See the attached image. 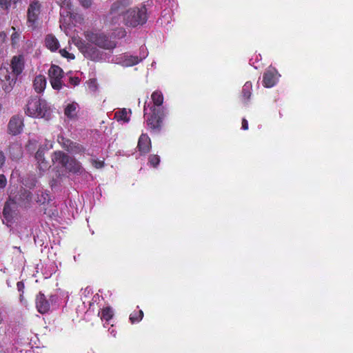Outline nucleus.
Segmentation results:
<instances>
[{
    "label": "nucleus",
    "mask_w": 353,
    "mask_h": 353,
    "mask_svg": "<svg viewBox=\"0 0 353 353\" xmlns=\"http://www.w3.org/2000/svg\"><path fill=\"white\" fill-rule=\"evenodd\" d=\"M94 166L97 168H102L103 166V161H94Z\"/></svg>",
    "instance_id": "41"
},
{
    "label": "nucleus",
    "mask_w": 353,
    "mask_h": 353,
    "mask_svg": "<svg viewBox=\"0 0 353 353\" xmlns=\"http://www.w3.org/2000/svg\"><path fill=\"white\" fill-rule=\"evenodd\" d=\"M32 194L29 190H22L20 191L19 198L17 199L20 203L26 205L32 201Z\"/></svg>",
    "instance_id": "24"
},
{
    "label": "nucleus",
    "mask_w": 353,
    "mask_h": 353,
    "mask_svg": "<svg viewBox=\"0 0 353 353\" xmlns=\"http://www.w3.org/2000/svg\"><path fill=\"white\" fill-rule=\"evenodd\" d=\"M3 321L2 314L0 312V325L2 323Z\"/></svg>",
    "instance_id": "46"
},
{
    "label": "nucleus",
    "mask_w": 353,
    "mask_h": 353,
    "mask_svg": "<svg viewBox=\"0 0 353 353\" xmlns=\"http://www.w3.org/2000/svg\"><path fill=\"white\" fill-rule=\"evenodd\" d=\"M80 82V79L78 77H70V83L73 85H77Z\"/></svg>",
    "instance_id": "39"
},
{
    "label": "nucleus",
    "mask_w": 353,
    "mask_h": 353,
    "mask_svg": "<svg viewBox=\"0 0 353 353\" xmlns=\"http://www.w3.org/2000/svg\"><path fill=\"white\" fill-rule=\"evenodd\" d=\"M252 92V84L250 81H247L243 85L240 96L241 102L245 105H248L250 102V97Z\"/></svg>",
    "instance_id": "13"
},
{
    "label": "nucleus",
    "mask_w": 353,
    "mask_h": 353,
    "mask_svg": "<svg viewBox=\"0 0 353 353\" xmlns=\"http://www.w3.org/2000/svg\"><path fill=\"white\" fill-rule=\"evenodd\" d=\"M138 148L141 153H147L150 151L151 148V141L146 134H142L139 137Z\"/></svg>",
    "instance_id": "15"
},
{
    "label": "nucleus",
    "mask_w": 353,
    "mask_h": 353,
    "mask_svg": "<svg viewBox=\"0 0 353 353\" xmlns=\"http://www.w3.org/2000/svg\"><path fill=\"white\" fill-rule=\"evenodd\" d=\"M68 151L71 153L79 154L83 152L84 149L82 145L77 143L72 142V144L70 145V147Z\"/></svg>",
    "instance_id": "28"
},
{
    "label": "nucleus",
    "mask_w": 353,
    "mask_h": 353,
    "mask_svg": "<svg viewBox=\"0 0 353 353\" xmlns=\"http://www.w3.org/2000/svg\"><path fill=\"white\" fill-rule=\"evenodd\" d=\"M9 154L12 159H19L22 157V148L17 143H12L9 146Z\"/></svg>",
    "instance_id": "19"
},
{
    "label": "nucleus",
    "mask_w": 353,
    "mask_h": 353,
    "mask_svg": "<svg viewBox=\"0 0 353 353\" xmlns=\"http://www.w3.org/2000/svg\"><path fill=\"white\" fill-rule=\"evenodd\" d=\"M41 4L37 0L30 1L27 10V24L32 30L38 28Z\"/></svg>",
    "instance_id": "4"
},
{
    "label": "nucleus",
    "mask_w": 353,
    "mask_h": 353,
    "mask_svg": "<svg viewBox=\"0 0 353 353\" xmlns=\"http://www.w3.org/2000/svg\"><path fill=\"white\" fill-rule=\"evenodd\" d=\"M19 37H20V34L18 32H14V33H12L11 35L12 43L13 45L16 44L17 43V41H19Z\"/></svg>",
    "instance_id": "35"
},
{
    "label": "nucleus",
    "mask_w": 353,
    "mask_h": 353,
    "mask_svg": "<svg viewBox=\"0 0 353 353\" xmlns=\"http://www.w3.org/2000/svg\"><path fill=\"white\" fill-rule=\"evenodd\" d=\"M163 101V97L161 92H158L156 91V106H160L162 105Z\"/></svg>",
    "instance_id": "32"
},
{
    "label": "nucleus",
    "mask_w": 353,
    "mask_h": 353,
    "mask_svg": "<svg viewBox=\"0 0 353 353\" xmlns=\"http://www.w3.org/2000/svg\"><path fill=\"white\" fill-rule=\"evenodd\" d=\"M59 3L61 8H65L68 10L71 9L70 0H59Z\"/></svg>",
    "instance_id": "31"
},
{
    "label": "nucleus",
    "mask_w": 353,
    "mask_h": 353,
    "mask_svg": "<svg viewBox=\"0 0 353 353\" xmlns=\"http://www.w3.org/2000/svg\"><path fill=\"white\" fill-rule=\"evenodd\" d=\"M12 3V2L10 0H0V6L1 8L8 10Z\"/></svg>",
    "instance_id": "33"
},
{
    "label": "nucleus",
    "mask_w": 353,
    "mask_h": 353,
    "mask_svg": "<svg viewBox=\"0 0 353 353\" xmlns=\"http://www.w3.org/2000/svg\"><path fill=\"white\" fill-rule=\"evenodd\" d=\"M140 50V57H138L137 56H126L125 64L127 66L135 65L147 57L148 52L146 51V48L141 47Z\"/></svg>",
    "instance_id": "14"
},
{
    "label": "nucleus",
    "mask_w": 353,
    "mask_h": 353,
    "mask_svg": "<svg viewBox=\"0 0 353 353\" xmlns=\"http://www.w3.org/2000/svg\"><path fill=\"white\" fill-rule=\"evenodd\" d=\"M46 46L51 51H55L59 48V43L57 38L52 35L48 34L45 39Z\"/></svg>",
    "instance_id": "21"
},
{
    "label": "nucleus",
    "mask_w": 353,
    "mask_h": 353,
    "mask_svg": "<svg viewBox=\"0 0 353 353\" xmlns=\"http://www.w3.org/2000/svg\"><path fill=\"white\" fill-rule=\"evenodd\" d=\"M6 161V157L2 151H0V170L3 166Z\"/></svg>",
    "instance_id": "38"
},
{
    "label": "nucleus",
    "mask_w": 353,
    "mask_h": 353,
    "mask_svg": "<svg viewBox=\"0 0 353 353\" xmlns=\"http://www.w3.org/2000/svg\"><path fill=\"white\" fill-rule=\"evenodd\" d=\"M167 111L164 109V108L158 110L156 109V130L160 126V122H161L162 119L165 117Z\"/></svg>",
    "instance_id": "25"
},
{
    "label": "nucleus",
    "mask_w": 353,
    "mask_h": 353,
    "mask_svg": "<svg viewBox=\"0 0 353 353\" xmlns=\"http://www.w3.org/2000/svg\"><path fill=\"white\" fill-rule=\"evenodd\" d=\"M23 120L19 116L12 117L8 123V130L12 135H17L22 131Z\"/></svg>",
    "instance_id": "11"
},
{
    "label": "nucleus",
    "mask_w": 353,
    "mask_h": 353,
    "mask_svg": "<svg viewBox=\"0 0 353 353\" xmlns=\"http://www.w3.org/2000/svg\"><path fill=\"white\" fill-rule=\"evenodd\" d=\"M149 163L152 167H154V161L151 157H150Z\"/></svg>",
    "instance_id": "44"
},
{
    "label": "nucleus",
    "mask_w": 353,
    "mask_h": 353,
    "mask_svg": "<svg viewBox=\"0 0 353 353\" xmlns=\"http://www.w3.org/2000/svg\"><path fill=\"white\" fill-rule=\"evenodd\" d=\"M33 86L34 90L38 92H42L46 86V79L43 75H37L33 81Z\"/></svg>",
    "instance_id": "18"
},
{
    "label": "nucleus",
    "mask_w": 353,
    "mask_h": 353,
    "mask_svg": "<svg viewBox=\"0 0 353 353\" xmlns=\"http://www.w3.org/2000/svg\"><path fill=\"white\" fill-rule=\"evenodd\" d=\"M163 17H165L166 22L169 23L170 20V11L168 10V12L163 16Z\"/></svg>",
    "instance_id": "42"
},
{
    "label": "nucleus",
    "mask_w": 353,
    "mask_h": 353,
    "mask_svg": "<svg viewBox=\"0 0 353 353\" xmlns=\"http://www.w3.org/2000/svg\"><path fill=\"white\" fill-rule=\"evenodd\" d=\"M123 23L129 27H136L145 22L144 11L137 8H130L125 12Z\"/></svg>",
    "instance_id": "3"
},
{
    "label": "nucleus",
    "mask_w": 353,
    "mask_h": 353,
    "mask_svg": "<svg viewBox=\"0 0 353 353\" xmlns=\"http://www.w3.org/2000/svg\"><path fill=\"white\" fill-rule=\"evenodd\" d=\"M143 316V312L142 310L134 311L130 315V320L132 323L139 322Z\"/></svg>",
    "instance_id": "26"
},
{
    "label": "nucleus",
    "mask_w": 353,
    "mask_h": 353,
    "mask_svg": "<svg viewBox=\"0 0 353 353\" xmlns=\"http://www.w3.org/2000/svg\"><path fill=\"white\" fill-rule=\"evenodd\" d=\"M63 70L58 65H52L48 70L50 81L54 90H59L62 88L61 79Z\"/></svg>",
    "instance_id": "8"
},
{
    "label": "nucleus",
    "mask_w": 353,
    "mask_h": 353,
    "mask_svg": "<svg viewBox=\"0 0 353 353\" xmlns=\"http://www.w3.org/2000/svg\"><path fill=\"white\" fill-rule=\"evenodd\" d=\"M86 37L91 44H94L101 48L111 50L116 46L114 41L110 40L108 37L101 33L90 32L87 34Z\"/></svg>",
    "instance_id": "5"
},
{
    "label": "nucleus",
    "mask_w": 353,
    "mask_h": 353,
    "mask_svg": "<svg viewBox=\"0 0 353 353\" xmlns=\"http://www.w3.org/2000/svg\"><path fill=\"white\" fill-rule=\"evenodd\" d=\"M44 150H45L43 147H40L35 154V159L37 160L40 168L43 170H46L48 166V163L44 158Z\"/></svg>",
    "instance_id": "22"
},
{
    "label": "nucleus",
    "mask_w": 353,
    "mask_h": 353,
    "mask_svg": "<svg viewBox=\"0 0 353 353\" xmlns=\"http://www.w3.org/2000/svg\"><path fill=\"white\" fill-rule=\"evenodd\" d=\"M46 146L47 147V149L52 148V144L46 141Z\"/></svg>",
    "instance_id": "43"
},
{
    "label": "nucleus",
    "mask_w": 353,
    "mask_h": 353,
    "mask_svg": "<svg viewBox=\"0 0 353 353\" xmlns=\"http://www.w3.org/2000/svg\"><path fill=\"white\" fill-rule=\"evenodd\" d=\"M154 92L151 94V101L144 106V117L148 128L154 130Z\"/></svg>",
    "instance_id": "9"
},
{
    "label": "nucleus",
    "mask_w": 353,
    "mask_h": 353,
    "mask_svg": "<svg viewBox=\"0 0 353 353\" xmlns=\"http://www.w3.org/2000/svg\"><path fill=\"white\" fill-rule=\"evenodd\" d=\"M70 157L61 151H56L52 155V161L54 163H57L65 167Z\"/></svg>",
    "instance_id": "17"
},
{
    "label": "nucleus",
    "mask_w": 353,
    "mask_h": 353,
    "mask_svg": "<svg viewBox=\"0 0 353 353\" xmlns=\"http://www.w3.org/2000/svg\"><path fill=\"white\" fill-rule=\"evenodd\" d=\"M59 52L61 54V56H63V57H66V58H68V59H74V56L72 54H70L65 49L60 50Z\"/></svg>",
    "instance_id": "34"
},
{
    "label": "nucleus",
    "mask_w": 353,
    "mask_h": 353,
    "mask_svg": "<svg viewBox=\"0 0 353 353\" xmlns=\"http://www.w3.org/2000/svg\"><path fill=\"white\" fill-rule=\"evenodd\" d=\"M79 105L75 102L68 103L64 110L65 115L70 119H74L78 112Z\"/></svg>",
    "instance_id": "20"
},
{
    "label": "nucleus",
    "mask_w": 353,
    "mask_h": 353,
    "mask_svg": "<svg viewBox=\"0 0 353 353\" xmlns=\"http://www.w3.org/2000/svg\"><path fill=\"white\" fill-rule=\"evenodd\" d=\"M64 168L69 172L76 174H81L83 172V168L81 167L80 163L71 157H70Z\"/></svg>",
    "instance_id": "16"
},
{
    "label": "nucleus",
    "mask_w": 353,
    "mask_h": 353,
    "mask_svg": "<svg viewBox=\"0 0 353 353\" xmlns=\"http://www.w3.org/2000/svg\"><path fill=\"white\" fill-rule=\"evenodd\" d=\"M155 159H156V166H157L160 162V159L158 156L156 155Z\"/></svg>",
    "instance_id": "45"
},
{
    "label": "nucleus",
    "mask_w": 353,
    "mask_h": 353,
    "mask_svg": "<svg viewBox=\"0 0 353 353\" xmlns=\"http://www.w3.org/2000/svg\"><path fill=\"white\" fill-rule=\"evenodd\" d=\"M6 34L3 32H0V37H5Z\"/></svg>",
    "instance_id": "47"
},
{
    "label": "nucleus",
    "mask_w": 353,
    "mask_h": 353,
    "mask_svg": "<svg viewBox=\"0 0 353 353\" xmlns=\"http://www.w3.org/2000/svg\"><path fill=\"white\" fill-rule=\"evenodd\" d=\"M127 115L128 112L125 108L115 113V116L117 117L118 120H122L126 123L130 121V118L128 117Z\"/></svg>",
    "instance_id": "30"
},
{
    "label": "nucleus",
    "mask_w": 353,
    "mask_h": 353,
    "mask_svg": "<svg viewBox=\"0 0 353 353\" xmlns=\"http://www.w3.org/2000/svg\"><path fill=\"white\" fill-rule=\"evenodd\" d=\"M242 129L246 130L248 129V122L245 119H243L242 120Z\"/></svg>",
    "instance_id": "40"
},
{
    "label": "nucleus",
    "mask_w": 353,
    "mask_h": 353,
    "mask_svg": "<svg viewBox=\"0 0 353 353\" xmlns=\"http://www.w3.org/2000/svg\"><path fill=\"white\" fill-rule=\"evenodd\" d=\"M276 74L277 72L274 68L268 70L263 74V85L266 88L273 87L278 80Z\"/></svg>",
    "instance_id": "12"
},
{
    "label": "nucleus",
    "mask_w": 353,
    "mask_h": 353,
    "mask_svg": "<svg viewBox=\"0 0 353 353\" xmlns=\"http://www.w3.org/2000/svg\"><path fill=\"white\" fill-rule=\"evenodd\" d=\"M57 141L67 151L69 150V148L70 147V145L72 142L70 139L64 138L63 136H58Z\"/></svg>",
    "instance_id": "27"
},
{
    "label": "nucleus",
    "mask_w": 353,
    "mask_h": 353,
    "mask_svg": "<svg viewBox=\"0 0 353 353\" xmlns=\"http://www.w3.org/2000/svg\"><path fill=\"white\" fill-rule=\"evenodd\" d=\"M12 74L10 75L8 70H1L3 82L2 88L6 92H10L16 83L17 77L19 75L24 68V58L22 55L14 56L11 61Z\"/></svg>",
    "instance_id": "1"
},
{
    "label": "nucleus",
    "mask_w": 353,
    "mask_h": 353,
    "mask_svg": "<svg viewBox=\"0 0 353 353\" xmlns=\"http://www.w3.org/2000/svg\"><path fill=\"white\" fill-rule=\"evenodd\" d=\"M7 180L3 174H0V189L4 188L6 185Z\"/></svg>",
    "instance_id": "36"
},
{
    "label": "nucleus",
    "mask_w": 353,
    "mask_h": 353,
    "mask_svg": "<svg viewBox=\"0 0 353 353\" xmlns=\"http://www.w3.org/2000/svg\"><path fill=\"white\" fill-rule=\"evenodd\" d=\"M75 45L84 54L85 57L94 61L102 59V53L90 43H85L81 40H77Z\"/></svg>",
    "instance_id": "7"
},
{
    "label": "nucleus",
    "mask_w": 353,
    "mask_h": 353,
    "mask_svg": "<svg viewBox=\"0 0 353 353\" xmlns=\"http://www.w3.org/2000/svg\"><path fill=\"white\" fill-rule=\"evenodd\" d=\"M25 112L32 117L43 118L50 114V109L45 100L35 97L28 100Z\"/></svg>",
    "instance_id": "2"
},
{
    "label": "nucleus",
    "mask_w": 353,
    "mask_h": 353,
    "mask_svg": "<svg viewBox=\"0 0 353 353\" xmlns=\"http://www.w3.org/2000/svg\"><path fill=\"white\" fill-rule=\"evenodd\" d=\"M35 304L37 311L41 314H45L50 310V302L42 292H39L37 295Z\"/></svg>",
    "instance_id": "10"
},
{
    "label": "nucleus",
    "mask_w": 353,
    "mask_h": 353,
    "mask_svg": "<svg viewBox=\"0 0 353 353\" xmlns=\"http://www.w3.org/2000/svg\"><path fill=\"white\" fill-rule=\"evenodd\" d=\"M112 316H113V312L111 308L105 307L102 310L101 319L108 321L110 319H112Z\"/></svg>",
    "instance_id": "29"
},
{
    "label": "nucleus",
    "mask_w": 353,
    "mask_h": 353,
    "mask_svg": "<svg viewBox=\"0 0 353 353\" xmlns=\"http://www.w3.org/2000/svg\"><path fill=\"white\" fill-rule=\"evenodd\" d=\"M17 286H18V288H22V285H21V283H20V282H19V283H17Z\"/></svg>",
    "instance_id": "49"
},
{
    "label": "nucleus",
    "mask_w": 353,
    "mask_h": 353,
    "mask_svg": "<svg viewBox=\"0 0 353 353\" xmlns=\"http://www.w3.org/2000/svg\"><path fill=\"white\" fill-rule=\"evenodd\" d=\"M14 214V211L12 210L11 204L10 202L6 203L3 210V215L4 219L7 221L8 223L11 222Z\"/></svg>",
    "instance_id": "23"
},
{
    "label": "nucleus",
    "mask_w": 353,
    "mask_h": 353,
    "mask_svg": "<svg viewBox=\"0 0 353 353\" xmlns=\"http://www.w3.org/2000/svg\"><path fill=\"white\" fill-rule=\"evenodd\" d=\"M132 3L131 0H118L115 1L111 6L110 14L112 15V22L113 23H119L117 17H122L127 11L126 8Z\"/></svg>",
    "instance_id": "6"
},
{
    "label": "nucleus",
    "mask_w": 353,
    "mask_h": 353,
    "mask_svg": "<svg viewBox=\"0 0 353 353\" xmlns=\"http://www.w3.org/2000/svg\"><path fill=\"white\" fill-rule=\"evenodd\" d=\"M17 286H18V288H22V285H21V283H20V282H19V283H17Z\"/></svg>",
    "instance_id": "48"
},
{
    "label": "nucleus",
    "mask_w": 353,
    "mask_h": 353,
    "mask_svg": "<svg viewBox=\"0 0 353 353\" xmlns=\"http://www.w3.org/2000/svg\"><path fill=\"white\" fill-rule=\"evenodd\" d=\"M81 5L84 8H89L92 4V0H79Z\"/></svg>",
    "instance_id": "37"
}]
</instances>
